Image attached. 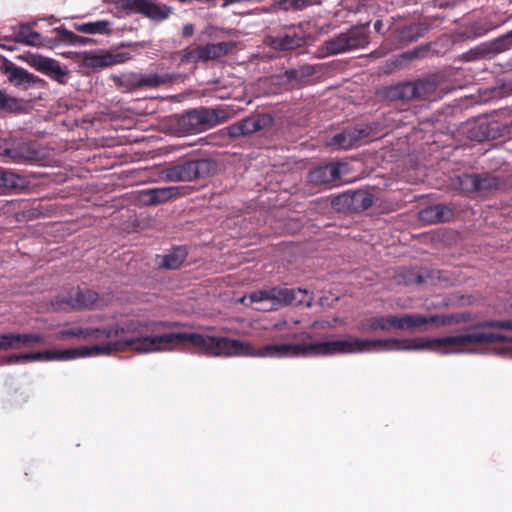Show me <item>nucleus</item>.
Instances as JSON below:
<instances>
[{
	"mask_svg": "<svg viewBox=\"0 0 512 512\" xmlns=\"http://www.w3.org/2000/svg\"><path fill=\"white\" fill-rule=\"evenodd\" d=\"M131 58L129 53H117V54H110L105 55L100 58L101 65H111V64H118V63H124L127 60Z\"/></svg>",
	"mask_w": 512,
	"mask_h": 512,
	"instance_id": "35",
	"label": "nucleus"
},
{
	"mask_svg": "<svg viewBox=\"0 0 512 512\" xmlns=\"http://www.w3.org/2000/svg\"><path fill=\"white\" fill-rule=\"evenodd\" d=\"M367 136L368 132L364 129L347 128L335 134L329 141V145L337 149H350L359 146L362 139Z\"/></svg>",
	"mask_w": 512,
	"mask_h": 512,
	"instance_id": "20",
	"label": "nucleus"
},
{
	"mask_svg": "<svg viewBox=\"0 0 512 512\" xmlns=\"http://www.w3.org/2000/svg\"><path fill=\"white\" fill-rule=\"evenodd\" d=\"M7 73L9 81L16 86H29L35 82V77L20 67H12Z\"/></svg>",
	"mask_w": 512,
	"mask_h": 512,
	"instance_id": "26",
	"label": "nucleus"
},
{
	"mask_svg": "<svg viewBox=\"0 0 512 512\" xmlns=\"http://www.w3.org/2000/svg\"><path fill=\"white\" fill-rule=\"evenodd\" d=\"M24 183V180L19 175L8 171L3 170V182L2 187L3 188H18L21 187Z\"/></svg>",
	"mask_w": 512,
	"mask_h": 512,
	"instance_id": "33",
	"label": "nucleus"
},
{
	"mask_svg": "<svg viewBox=\"0 0 512 512\" xmlns=\"http://www.w3.org/2000/svg\"><path fill=\"white\" fill-rule=\"evenodd\" d=\"M298 11H302L314 5H320L322 0H296Z\"/></svg>",
	"mask_w": 512,
	"mask_h": 512,
	"instance_id": "41",
	"label": "nucleus"
},
{
	"mask_svg": "<svg viewBox=\"0 0 512 512\" xmlns=\"http://www.w3.org/2000/svg\"><path fill=\"white\" fill-rule=\"evenodd\" d=\"M420 49H414L412 51L405 52L401 55V57L412 60L418 57L420 53Z\"/></svg>",
	"mask_w": 512,
	"mask_h": 512,
	"instance_id": "43",
	"label": "nucleus"
},
{
	"mask_svg": "<svg viewBox=\"0 0 512 512\" xmlns=\"http://www.w3.org/2000/svg\"><path fill=\"white\" fill-rule=\"evenodd\" d=\"M457 321L454 315H429L424 316L420 314H403L391 315V329L396 330H409L414 331L419 329L425 331L427 324H432L436 327L447 326Z\"/></svg>",
	"mask_w": 512,
	"mask_h": 512,
	"instance_id": "10",
	"label": "nucleus"
},
{
	"mask_svg": "<svg viewBox=\"0 0 512 512\" xmlns=\"http://www.w3.org/2000/svg\"><path fill=\"white\" fill-rule=\"evenodd\" d=\"M81 355L78 349L65 350H46L39 352L23 353L12 355L8 358L7 363H17L23 361H53V360H71Z\"/></svg>",
	"mask_w": 512,
	"mask_h": 512,
	"instance_id": "15",
	"label": "nucleus"
},
{
	"mask_svg": "<svg viewBox=\"0 0 512 512\" xmlns=\"http://www.w3.org/2000/svg\"><path fill=\"white\" fill-rule=\"evenodd\" d=\"M223 4L222 6H227L233 3H240V2H261L262 0H222Z\"/></svg>",
	"mask_w": 512,
	"mask_h": 512,
	"instance_id": "45",
	"label": "nucleus"
},
{
	"mask_svg": "<svg viewBox=\"0 0 512 512\" xmlns=\"http://www.w3.org/2000/svg\"><path fill=\"white\" fill-rule=\"evenodd\" d=\"M178 54L180 55V64L202 62L199 46L187 47L186 49L178 52Z\"/></svg>",
	"mask_w": 512,
	"mask_h": 512,
	"instance_id": "32",
	"label": "nucleus"
},
{
	"mask_svg": "<svg viewBox=\"0 0 512 512\" xmlns=\"http://www.w3.org/2000/svg\"><path fill=\"white\" fill-rule=\"evenodd\" d=\"M391 315L388 316H380V317H371L366 319L362 323V327L365 330H383L388 331L391 329Z\"/></svg>",
	"mask_w": 512,
	"mask_h": 512,
	"instance_id": "28",
	"label": "nucleus"
},
{
	"mask_svg": "<svg viewBox=\"0 0 512 512\" xmlns=\"http://www.w3.org/2000/svg\"><path fill=\"white\" fill-rule=\"evenodd\" d=\"M297 293L306 294L307 291L301 288H270L266 290H258L249 295L250 301L257 304V310H271L279 304H291L296 300Z\"/></svg>",
	"mask_w": 512,
	"mask_h": 512,
	"instance_id": "9",
	"label": "nucleus"
},
{
	"mask_svg": "<svg viewBox=\"0 0 512 512\" xmlns=\"http://www.w3.org/2000/svg\"><path fill=\"white\" fill-rule=\"evenodd\" d=\"M113 83L118 89L124 92H131L144 88H157L166 84L173 83L177 76L170 73H137V72H125L119 75H112Z\"/></svg>",
	"mask_w": 512,
	"mask_h": 512,
	"instance_id": "6",
	"label": "nucleus"
},
{
	"mask_svg": "<svg viewBox=\"0 0 512 512\" xmlns=\"http://www.w3.org/2000/svg\"><path fill=\"white\" fill-rule=\"evenodd\" d=\"M492 28L487 21H476L467 25L464 34L468 38H478L486 35Z\"/></svg>",
	"mask_w": 512,
	"mask_h": 512,
	"instance_id": "30",
	"label": "nucleus"
},
{
	"mask_svg": "<svg viewBox=\"0 0 512 512\" xmlns=\"http://www.w3.org/2000/svg\"><path fill=\"white\" fill-rule=\"evenodd\" d=\"M438 87L439 81L433 77L399 82L383 88L381 97L389 102L432 100L438 97Z\"/></svg>",
	"mask_w": 512,
	"mask_h": 512,
	"instance_id": "2",
	"label": "nucleus"
},
{
	"mask_svg": "<svg viewBox=\"0 0 512 512\" xmlns=\"http://www.w3.org/2000/svg\"><path fill=\"white\" fill-rule=\"evenodd\" d=\"M109 22L100 20L95 22H88L78 25L76 29L86 34H104L108 31Z\"/></svg>",
	"mask_w": 512,
	"mask_h": 512,
	"instance_id": "31",
	"label": "nucleus"
},
{
	"mask_svg": "<svg viewBox=\"0 0 512 512\" xmlns=\"http://www.w3.org/2000/svg\"><path fill=\"white\" fill-rule=\"evenodd\" d=\"M51 60V58L43 57L40 55H33L31 56L29 63L37 71L44 73L47 65L50 63Z\"/></svg>",
	"mask_w": 512,
	"mask_h": 512,
	"instance_id": "36",
	"label": "nucleus"
},
{
	"mask_svg": "<svg viewBox=\"0 0 512 512\" xmlns=\"http://www.w3.org/2000/svg\"><path fill=\"white\" fill-rule=\"evenodd\" d=\"M510 48H512V30L505 35L499 36L491 41L483 42L463 53L462 59L467 62L485 58L489 59Z\"/></svg>",
	"mask_w": 512,
	"mask_h": 512,
	"instance_id": "13",
	"label": "nucleus"
},
{
	"mask_svg": "<svg viewBox=\"0 0 512 512\" xmlns=\"http://www.w3.org/2000/svg\"><path fill=\"white\" fill-rule=\"evenodd\" d=\"M225 130L227 131V134L231 138H238L241 136H245L241 121H238L236 123L229 125L228 127L225 128Z\"/></svg>",
	"mask_w": 512,
	"mask_h": 512,
	"instance_id": "39",
	"label": "nucleus"
},
{
	"mask_svg": "<svg viewBox=\"0 0 512 512\" xmlns=\"http://www.w3.org/2000/svg\"><path fill=\"white\" fill-rule=\"evenodd\" d=\"M374 30L380 34H384L385 29H384V23L382 20L375 21Z\"/></svg>",
	"mask_w": 512,
	"mask_h": 512,
	"instance_id": "44",
	"label": "nucleus"
},
{
	"mask_svg": "<svg viewBox=\"0 0 512 512\" xmlns=\"http://www.w3.org/2000/svg\"><path fill=\"white\" fill-rule=\"evenodd\" d=\"M341 179L340 165L329 163L311 170L308 180L314 185H325L338 182Z\"/></svg>",
	"mask_w": 512,
	"mask_h": 512,
	"instance_id": "21",
	"label": "nucleus"
},
{
	"mask_svg": "<svg viewBox=\"0 0 512 512\" xmlns=\"http://www.w3.org/2000/svg\"><path fill=\"white\" fill-rule=\"evenodd\" d=\"M118 6L128 14H140L152 22L161 23L174 13V9L155 0H119Z\"/></svg>",
	"mask_w": 512,
	"mask_h": 512,
	"instance_id": "8",
	"label": "nucleus"
},
{
	"mask_svg": "<svg viewBox=\"0 0 512 512\" xmlns=\"http://www.w3.org/2000/svg\"><path fill=\"white\" fill-rule=\"evenodd\" d=\"M7 105V97L0 91V109H4Z\"/></svg>",
	"mask_w": 512,
	"mask_h": 512,
	"instance_id": "46",
	"label": "nucleus"
},
{
	"mask_svg": "<svg viewBox=\"0 0 512 512\" xmlns=\"http://www.w3.org/2000/svg\"><path fill=\"white\" fill-rule=\"evenodd\" d=\"M44 74H46L51 79L57 81L60 84H65L67 81L66 78L68 75V71L67 69L63 68L58 61L52 59L50 63L47 65Z\"/></svg>",
	"mask_w": 512,
	"mask_h": 512,
	"instance_id": "29",
	"label": "nucleus"
},
{
	"mask_svg": "<svg viewBox=\"0 0 512 512\" xmlns=\"http://www.w3.org/2000/svg\"><path fill=\"white\" fill-rule=\"evenodd\" d=\"M0 156L15 163H27L38 159V151L32 143L10 137L0 140Z\"/></svg>",
	"mask_w": 512,
	"mask_h": 512,
	"instance_id": "12",
	"label": "nucleus"
},
{
	"mask_svg": "<svg viewBox=\"0 0 512 512\" xmlns=\"http://www.w3.org/2000/svg\"><path fill=\"white\" fill-rule=\"evenodd\" d=\"M433 278L432 272L423 268H400L394 276L396 283L404 286L428 284Z\"/></svg>",
	"mask_w": 512,
	"mask_h": 512,
	"instance_id": "19",
	"label": "nucleus"
},
{
	"mask_svg": "<svg viewBox=\"0 0 512 512\" xmlns=\"http://www.w3.org/2000/svg\"><path fill=\"white\" fill-rule=\"evenodd\" d=\"M419 218L421 221L426 223H438L439 218H437L435 205L426 207L425 209L419 212Z\"/></svg>",
	"mask_w": 512,
	"mask_h": 512,
	"instance_id": "37",
	"label": "nucleus"
},
{
	"mask_svg": "<svg viewBox=\"0 0 512 512\" xmlns=\"http://www.w3.org/2000/svg\"><path fill=\"white\" fill-rule=\"evenodd\" d=\"M428 30L429 26L423 22L410 23L395 28L393 37L400 44H408L423 37Z\"/></svg>",
	"mask_w": 512,
	"mask_h": 512,
	"instance_id": "22",
	"label": "nucleus"
},
{
	"mask_svg": "<svg viewBox=\"0 0 512 512\" xmlns=\"http://www.w3.org/2000/svg\"><path fill=\"white\" fill-rule=\"evenodd\" d=\"M435 211L437 218H439V222L449 221L454 215L453 210L451 208L442 204L435 205Z\"/></svg>",
	"mask_w": 512,
	"mask_h": 512,
	"instance_id": "38",
	"label": "nucleus"
},
{
	"mask_svg": "<svg viewBox=\"0 0 512 512\" xmlns=\"http://www.w3.org/2000/svg\"><path fill=\"white\" fill-rule=\"evenodd\" d=\"M164 325H165V323H163V322H157V323H153V324H152V326H153V327H156V326H164Z\"/></svg>",
	"mask_w": 512,
	"mask_h": 512,
	"instance_id": "48",
	"label": "nucleus"
},
{
	"mask_svg": "<svg viewBox=\"0 0 512 512\" xmlns=\"http://www.w3.org/2000/svg\"><path fill=\"white\" fill-rule=\"evenodd\" d=\"M274 5L283 11H298L296 0H274Z\"/></svg>",
	"mask_w": 512,
	"mask_h": 512,
	"instance_id": "40",
	"label": "nucleus"
},
{
	"mask_svg": "<svg viewBox=\"0 0 512 512\" xmlns=\"http://www.w3.org/2000/svg\"><path fill=\"white\" fill-rule=\"evenodd\" d=\"M15 40L31 46H44L47 42L46 37L35 31L31 24L20 25L15 32Z\"/></svg>",
	"mask_w": 512,
	"mask_h": 512,
	"instance_id": "23",
	"label": "nucleus"
},
{
	"mask_svg": "<svg viewBox=\"0 0 512 512\" xmlns=\"http://www.w3.org/2000/svg\"><path fill=\"white\" fill-rule=\"evenodd\" d=\"M231 117L229 109L199 107L186 111L179 116L177 125L179 131L185 134L201 133L211 129L221 123L226 122Z\"/></svg>",
	"mask_w": 512,
	"mask_h": 512,
	"instance_id": "3",
	"label": "nucleus"
},
{
	"mask_svg": "<svg viewBox=\"0 0 512 512\" xmlns=\"http://www.w3.org/2000/svg\"><path fill=\"white\" fill-rule=\"evenodd\" d=\"M217 168V163L213 159H192L167 168L165 175L169 181L190 182L212 176L216 173Z\"/></svg>",
	"mask_w": 512,
	"mask_h": 512,
	"instance_id": "5",
	"label": "nucleus"
},
{
	"mask_svg": "<svg viewBox=\"0 0 512 512\" xmlns=\"http://www.w3.org/2000/svg\"><path fill=\"white\" fill-rule=\"evenodd\" d=\"M368 25L369 23L353 26L347 31L324 41L321 51L325 55H337L366 47L369 44V36L366 31Z\"/></svg>",
	"mask_w": 512,
	"mask_h": 512,
	"instance_id": "4",
	"label": "nucleus"
},
{
	"mask_svg": "<svg viewBox=\"0 0 512 512\" xmlns=\"http://www.w3.org/2000/svg\"><path fill=\"white\" fill-rule=\"evenodd\" d=\"M373 202L374 198L370 192L365 190H355L347 191L339 195L333 203L334 205L342 204L352 212H362L370 208L373 205Z\"/></svg>",
	"mask_w": 512,
	"mask_h": 512,
	"instance_id": "17",
	"label": "nucleus"
},
{
	"mask_svg": "<svg viewBox=\"0 0 512 512\" xmlns=\"http://www.w3.org/2000/svg\"><path fill=\"white\" fill-rule=\"evenodd\" d=\"M184 187L169 186L143 189L139 192V201L143 205H159L185 195Z\"/></svg>",
	"mask_w": 512,
	"mask_h": 512,
	"instance_id": "14",
	"label": "nucleus"
},
{
	"mask_svg": "<svg viewBox=\"0 0 512 512\" xmlns=\"http://www.w3.org/2000/svg\"><path fill=\"white\" fill-rule=\"evenodd\" d=\"M459 183L467 192H489L498 189L500 179L496 176L484 174H464L459 177Z\"/></svg>",
	"mask_w": 512,
	"mask_h": 512,
	"instance_id": "16",
	"label": "nucleus"
},
{
	"mask_svg": "<svg viewBox=\"0 0 512 512\" xmlns=\"http://www.w3.org/2000/svg\"><path fill=\"white\" fill-rule=\"evenodd\" d=\"M199 49L202 62H207L227 55L232 45L229 42L209 43L199 46Z\"/></svg>",
	"mask_w": 512,
	"mask_h": 512,
	"instance_id": "24",
	"label": "nucleus"
},
{
	"mask_svg": "<svg viewBox=\"0 0 512 512\" xmlns=\"http://www.w3.org/2000/svg\"><path fill=\"white\" fill-rule=\"evenodd\" d=\"M98 300V294L90 289L79 287L59 294L52 305L56 310H83L92 308Z\"/></svg>",
	"mask_w": 512,
	"mask_h": 512,
	"instance_id": "11",
	"label": "nucleus"
},
{
	"mask_svg": "<svg viewBox=\"0 0 512 512\" xmlns=\"http://www.w3.org/2000/svg\"><path fill=\"white\" fill-rule=\"evenodd\" d=\"M243 126L245 136L261 130L270 118L265 115H257L253 117H247L240 120Z\"/></svg>",
	"mask_w": 512,
	"mask_h": 512,
	"instance_id": "27",
	"label": "nucleus"
},
{
	"mask_svg": "<svg viewBox=\"0 0 512 512\" xmlns=\"http://www.w3.org/2000/svg\"><path fill=\"white\" fill-rule=\"evenodd\" d=\"M187 256L183 247L174 248L169 254L163 256L161 266L167 269H177L185 261Z\"/></svg>",
	"mask_w": 512,
	"mask_h": 512,
	"instance_id": "25",
	"label": "nucleus"
},
{
	"mask_svg": "<svg viewBox=\"0 0 512 512\" xmlns=\"http://www.w3.org/2000/svg\"><path fill=\"white\" fill-rule=\"evenodd\" d=\"M194 25L191 24V23H187L183 26L182 28V36L184 38H189V37H192L193 34H194Z\"/></svg>",
	"mask_w": 512,
	"mask_h": 512,
	"instance_id": "42",
	"label": "nucleus"
},
{
	"mask_svg": "<svg viewBox=\"0 0 512 512\" xmlns=\"http://www.w3.org/2000/svg\"><path fill=\"white\" fill-rule=\"evenodd\" d=\"M150 331L149 324L140 321H130L125 326L114 325L104 328L73 327L61 330L57 338L96 340L108 339L105 344L96 345L90 350L95 354H108L133 350L139 353L171 349L176 345L188 344L198 352L208 356H254L274 358V344H268L255 349L248 343L227 337L203 335L199 333H166L161 335H145Z\"/></svg>",
	"mask_w": 512,
	"mask_h": 512,
	"instance_id": "1",
	"label": "nucleus"
},
{
	"mask_svg": "<svg viewBox=\"0 0 512 512\" xmlns=\"http://www.w3.org/2000/svg\"><path fill=\"white\" fill-rule=\"evenodd\" d=\"M56 37L60 42L74 44L79 40V36L64 27L55 28Z\"/></svg>",
	"mask_w": 512,
	"mask_h": 512,
	"instance_id": "34",
	"label": "nucleus"
},
{
	"mask_svg": "<svg viewBox=\"0 0 512 512\" xmlns=\"http://www.w3.org/2000/svg\"><path fill=\"white\" fill-rule=\"evenodd\" d=\"M3 170H4V169H0V188H3V187H2V182H3Z\"/></svg>",
	"mask_w": 512,
	"mask_h": 512,
	"instance_id": "47",
	"label": "nucleus"
},
{
	"mask_svg": "<svg viewBox=\"0 0 512 512\" xmlns=\"http://www.w3.org/2000/svg\"><path fill=\"white\" fill-rule=\"evenodd\" d=\"M44 341V337L38 333L20 334L6 333L0 335V351L8 349H20L22 347L32 346Z\"/></svg>",
	"mask_w": 512,
	"mask_h": 512,
	"instance_id": "18",
	"label": "nucleus"
},
{
	"mask_svg": "<svg viewBox=\"0 0 512 512\" xmlns=\"http://www.w3.org/2000/svg\"><path fill=\"white\" fill-rule=\"evenodd\" d=\"M308 26L307 22L284 26L277 35L268 37V45L279 51L300 48L306 44L309 37Z\"/></svg>",
	"mask_w": 512,
	"mask_h": 512,
	"instance_id": "7",
	"label": "nucleus"
}]
</instances>
